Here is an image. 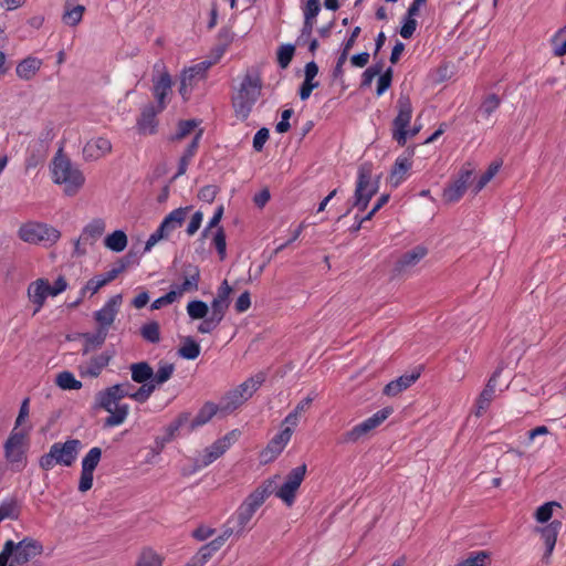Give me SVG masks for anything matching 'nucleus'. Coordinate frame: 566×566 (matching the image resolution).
Listing matches in <instances>:
<instances>
[{
    "instance_id": "5",
    "label": "nucleus",
    "mask_w": 566,
    "mask_h": 566,
    "mask_svg": "<svg viewBox=\"0 0 566 566\" xmlns=\"http://www.w3.org/2000/svg\"><path fill=\"white\" fill-rule=\"evenodd\" d=\"M378 189L379 180L378 178L373 179L371 164L365 163L360 165L352 206L340 218L347 216L352 208H357L359 211L366 210L370 199L377 193Z\"/></svg>"
},
{
    "instance_id": "52",
    "label": "nucleus",
    "mask_w": 566,
    "mask_h": 566,
    "mask_svg": "<svg viewBox=\"0 0 566 566\" xmlns=\"http://www.w3.org/2000/svg\"><path fill=\"white\" fill-rule=\"evenodd\" d=\"M500 169V164L492 163L486 171L479 178L476 184L473 186V192L476 195L479 193L496 175V172Z\"/></svg>"
},
{
    "instance_id": "24",
    "label": "nucleus",
    "mask_w": 566,
    "mask_h": 566,
    "mask_svg": "<svg viewBox=\"0 0 566 566\" xmlns=\"http://www.w3.org/2000/svg\"><path fill=\"white\" fill-rule=\"evenodd\" d=\"M182 277H184V282L177 289V291L180 295L186 292L198 291V286H199V282H200V270H199L198 265H195L192 263L184 264Z\"/></svg>"
},
{
    "instance_id": "19",
    "label": "nucleus",
    "mask_w": 566,
    "mask_h": 566,
    "mask_svg": "<svg viewBox=\"0 0 566 566\" xmlns=\"http://www.w3.org/2000/svg\"><path fill=\"white\" fill-rule=\"evenodd\" d=\"M428 253V249L423 245H417L405 252L396 262L394 271L401 274L407 269L417 265Z\"/></svg>"
},
{
    "instance_id": "45",
    "label": "nucleus",
    "mask_w": 566,
    "mask_h": 566,
    "mask_svg": "<svg viewBox=\"0 0 566 566\" xmlns=\"http://www.w3.org/2000/svg\"><path fill=\"white\" fill-rule=\"evenodd\" d=\"M140 335L145 340H147L151 344L159 343L160 342L159 324L155 321L144 324L140 328Z\"/></svg>"
},
{
    "instance_id": "34",
    "label": "nucleus",
    "mask_w": 566,
    "mask_h": 566,
    "mask_svg": "<svg viewBox=\"0 0 566 566\" xmlns=\"http://www.w3.org/2000/svg\"><path fill=\"white\" fill-rule=\"evenodd\" d=\"M211 65L212 63L210 61L200 62L188 70H185L181 77L195 86L199 81H202L206 77V73Z\"/></svg>"
},
{
    "instance_id": "16",
    "label": "nucleus",
    "mask_w": 566,
    "mask_h": 566,
    "mask_svg": "<svg viewBox=\"0 0 566 566\" xmlns=\"http://www.w3.org/2000/svg\"><path fill=\"white\" fill-rule=\"evenodd\" d=\"M51 295L50 283L45 279H38L28 286V297L35 305L33 315L43 307L46 297Z\"/></svg>"
},
{
    "instance_id": "62",
    "label": "nucleus",
    "mask_w": 566,
    "mask_h": 566,
    "mask_svg": "<svg viewBox=\"0 0 566 566\" xmlns=\"http://www.w3.org/2000/svg\"><path fill=\"white\" fill-rule=\"evenodd\" d=\"M348 54L349 53L342 51L339 56L337 57L336 64H335V66L333 69V72H332V77H333L334 81H340L342 83L344 82V80H343V76H344L343 66H344L345 62L347 61Z\"/></svg>"
},
{
    "instance_id": "47",
    "label": "nucleus",
    "mask_w": 566,
    "mask_h": 566,
    "mask_svg": "<svg viewBox=\"0 0 566 566\" xmlns=\"http://www.w3.org/2000/svg\"><path fill=\"white\" fill-rule=\"evenodd\" d=\"M187 313L192 319H202L208 317L209 307L203 301L195 300L188 303Z\"/></svg>"
},
{
    "instance_id": "20",
    "label": "nucleus",
    "mask_w": 566,
    "mask_h": 566,
    "mask_svg": "<svg viewBox=\"0 0 566 566\" xmlns=\"http://www.w3.org/2000/svg\"><path fill=\"white\" fill-rule=\"evenodd\" d=\"M500 374H501V369H496L492 374V376L489 378L482 392L479 395V398L476 399V403H475L476 409L474 411L476 417L482 416V413L489 408L491 401L493 400L494 394H495L496 380H497V377L500 376Z\"/></svg>"
},
{
    "instance_id": "4",
    "label": "nucleus",
    "mask_w": 566,
    "mask_h": 566,
    "mask_svg": "<svg viewBox=\"0 0 566 566\" xmlns=\"http://www.w3.org/2000/svg\"><path fill=\"white\" fill-rule=\"evenodd\" d=\"M82 443L77 439H69L65 442H55L48 453L39 459V465L44 471L52 470L56 464L71 467L76 461Z\"/></svg>"
},
{
    "instance_id": "7",
    "label": "nucleus",
    "mask_w": 566,
    "mask_h": 566,
    "mask_svg": "<svg viewBox=\"0 0 566 566\" xmlns=\"http://www.w3.org/2000/svg\"><path fill=\"white\" fill-rule=\"evenodd\" d=\"M19 237L28 243L51 247L61 238V232L46 223L28 222L19 229Z\"/></svg>"
},
{
    "instance_id": "1",
    "label": "nucleus",
    "mask_w": 566,
    "mask_h": 566,
    "mask_svg": "<svg viewBox=\"0 0 566 566\" xmlns=\"http://www.w3.org/2000/svg\"><path fill=\"white\" fill-rule=\"evenodd\" d=\"M262 80L256 71H248L240 84L235 95L232 96L231 103L237 118L245 120L259 97L261 96Z\"/></svg>"
},
{
    "instance_id": "57",
    "label": "nucleus",
    "mask_w": 566,
    "mask_h": 566,
    "mask_svg": "<svg viewBox=\"0 0 566 566\" xmlns=\"http://www.w3.org/2000/svg\"><path fill=\"white\" fill-rule=\"evenodd\" d=\"M155 390V385L149 381L148 384H143L135 392L130 395V398L139 403H144L149 399Z\"/></svg>"
},
{
    "instance_id": "26",
    "label": "nucleus",
    "mask_w": 566,
    "mask_h": 566,
    "mask_svg": "<svg viewBox=\"0 0 566 566\" xmlns=\"http://www.w3.org/2000/svg\"><path fill=\"white\" fill-rule=\"evenodd\" d=\"M105 222L103 219H93L82 230L81 237L84 244L93 245L104 233Z\"/></svg>"
},
{
    "instance_id": "59",
    "label": "nucleus",
    "mask_w": 566,
    "mask_h": 566,
    "mask_svg": "<svg viewBox=\"0 0 566 566\" xmlns=\"http://www.w3.org/2000/svg\"><path fill=\"white\" fill-rule=\"evenodd\" d=\"M138 252L130 250L125 256L120 258L117 261L116 270L119 271V274L124 272L128 266L138 263Z\"/></svg>"
},
{
    "instance_id": "3",
    "label": "nucleus",
    "mask_w": 566,
    "mask_h": 566,
    "mask_svg": "<svg viewBox=\"0 0 566 566\" xmlns=\"http://www.w3.org/2000/svg\"><path fill=\"white\" fill-rule=\"evenodd\" d=\"M43 553L40 541L25 536L15 543L8 539L0 553V566H22Z\"/></svg>"
},
{
    "instance_id": "35",
    "label": "nucleus",
    "mask_w": 566,
    "mask_h": 566,
    "mask_svg": "<svg viewBox=\"0 0 566 566\" xmlns=\"http://www.w3.org/2000/svg\"><path fill=\"white\" fill-rule=\"evenodd\" d=\"M107 333L108 332L105 328H97L96 333H94V334H92V333L82 334V338L85 342L83 354L86 355L91 350L101 347L106 339Z\"/></svg>"
},
{
    "instance_id": "51",
    "label": "nucleus",
    "mask_w": 566,
    "mask_h": 566,
    "mask_svg": "<svg viewBox=\"0 0 566 566\" xmlns=\"http://www.w3.org/2000/svg\"><path fill=\"white\" fill-rule=\"evenodd\" d=\"M553 52L555 56H564L566 54V25L559 29L552 39Z\"/></svg>"
},
{
    "instance_id": "44",
    "label": "nucleus",
    "mask_w": 566,
    "mask_h": 566,
    "mask_svg": "<svg viewBox=\"0 0 566 566\" xmlns=\"http://www.w3.org/2000/svg\"><path fill=\"white\" fill-rule=\"evenodd\" d=\"M55 384L64 390L80 389L82 382L71 371H61L56 375Z\"/></svg>"
},
{
    "instance_id": "33",
    "label": "nucleus",
    "mask_w": 566,
    "mask_h": 566,
    "mask_svg": "<svg viewBox=\"0 0 566 566\" xmlns=\"http://www.w3.org/2000/svg\"><path fill=\"white\" fill-rule=\"evenodd\" d=\"M411 168V161L406 157H398L390 172V182L394 187L399 186Z\"/></svg>"
},
{
    "instance_id": "36",
    "label": "nucleus",
    "mask_w": 566,
    "mask_h": 566,
    "mask_svg": "<svg viewBox=\"0 0 566 566\" xmlns=\"http://www.w3.org/2000/svg\"><path fill=\"white\" fill-rule=\"evenodd\" d=\"M243 402H245V400L242 394H239V391L234 389L230 390L220 400V411L230 413L239 408Z\"/></svg>"
},
{
    "instance_id": "50",
    "label": "nucleus",
    "mask_w": 566,
    "mask_h": 566,
    "mask_svg": "<svg viewBox=\"0 0 566 566\" xmlns=\"http://www.w3.org/2000/svg\"><path fill=\"white\" fill-rule=\"evenodd\" d=\"M161 558L157 553L150 548H145L140 553L135 566H161Z\"/></svg>"
},
{
    "instance_id": "6",
    "label": "nucleus",
    "mask_w": 566,
    "mask_h": 566,
    "mask_svg": "<svg viewBox=\"0 0 566 566\" xmlns=\"http://www.w3.org/2000/svg\"><path fill=\"white\" fill-rule=\"evenodd\" d=\"M53 180L64 185V192L67 196H74L83 187L85 178L80 169L73 167L69 158L56 156L53 160Z\"/></svg>"
},
{
    "instance_id": "15",
    "label": "nucleus",
    "mask_w": 566,
    "mask_h": 566,
    "mask_svg": "<svg viewBox=\"0 0 566 566\" xmlns=\"http://www.w3.org/2000/svg\"><path fill=\"white\" fill-rule=\"evenodd\" d=\"M122 303V295L117 294L112 296L106 304L95 312L94 318L98 323V328H105L108 331V327L114 323L115 317L118 312V306Z\"/></svg>"
},
{
    "instance_id": "46",
    "label": "nucleus",
    "mask_w": 566,
    "mask_h": 566,
    "mask_svg": "<svg viewBox=\"0 0 566 566\" xmlns=\"http://www.w3.org/2000/svg\"><path fill=\"white\" fill-rule=\"evenodd\" d=\"M102 457V450L98 447L92 448L82 460V470L93 472L97 468Z\"/></svg>"
},
{
    "instance_id": "56",
    "label": "nucleus",
    "mask_w": 566,
    "mask_h": 566,
    "mask_svg": "<svg viewBox=\"0 0 566 566\" xmlns=\"http://www.w3.org/2000/svg\"><path fill=\"white\" fill-rule=\"evenodd\" d=\"M295 48L292 44H284L279 48L277 51V63L281 69H286L294 55Z\"/></svg>"
},
{
    "instance_id": "25",
    "label": "nucleus",
    "mask_w": 566,
    "mask_h": 566,
    "mask_svg": "<svg viewBox=\"0 0 566 566\" xmlns=\"http://www.w3.org/2000/svg\"><path fill=\"white\" fill-rule=\"evenodd\" d=\"M161 112L163 111H158V107L154 106L153 104L146 105L143 108L139 118L137 119L138 130L144 134H154L157 126L156 116Z\"/></svg>"
},
{
    "instance_id": "32",
    "label": "nucleus",
    "mask_w": 566,
    "mask_h": 566,
    "mask_svg": "<svg viewBox=\"0 0 566 566\" xmlns=\"http://www.w3.org/2000/svg\"><path fill=\"white\" fill-rule=\"evenodd\" d=\"M265 381V374L258 373L256 375L248 378L241 385H239L234 390L242 394L244 400L247 401L252 395L260 388V386Z\"/></svg>"
},
{
    "instance_id": "10",
    "label": "nucleus",
    "mask_w": 566,
    "mask_h": 566,
    "mask_svg": "<svg viewBox=\"0 0 566 566\" xmlns=\"http://www.w3.org/2000/svg\"><path fill=\"white\" fill-rule=\"evenodd\" d=\"M397 109L398 114L392 122V138L400 146H405L409 134L407 127L412 116V104L408 95L400 94L397 101Z\"/></svg>"
},
{
    "instance_id": "40",
    "label": "nucleus",
    "mask_w": 566,
    "mask_h": 566,
    "mask_svg": "<svg viewBox=\"0 0 566 566\" xmlns=\"http://www.w3.org/2000/svg\"><path fill=\"white\" fill-rule=\"evenodd\" d=\"M178 355L185 359L193 360L200 355V345L191 336L184 337Z\"/></svg>"
},
{
    "instance_id": "28",
    "label": "nucleus",
    "mask_w": 566,
    "mask_h": 566,
    "mask_svg": "<svg viewBox=\"0 0 566 566\" xmlns=\"http://www.w3.org/2000/svg\"><path fill=\"white\" fill-rule=\"evenodd\" d=\"M218 411H220L219 405L210 401L206 402L198 411L197 416L191 420L188 432H191L196 428L206 424Z\"/></svg>"
},
{
    "instance_id": "53",
    "label": "nucleus",
    "mask_w": 566,
    "mask_h": 566,
    "mask_svg": "<svg viewBox=\"0 0 566 566\" xmlns=\"http://www.w3.org/2000/svg\"><path fill=\"white\" fill-rule=\"evenodd\" d=\"M198 122L196 119H187L180 120L177 126L176 134L171 137L172 140H181L188 135H190L195 128L198 126Z\"/></svg>"
},
{
    "instance_id": "39",
    "label": "nucleus",
    "mask_w": 566,
    "mask_h": 566,
    "mask_svg": "<svg viewBox=\"0 0 566 566\" xmlns=\"http://www.w3.org/2000/svg\"><path fill=\"white\" fill-rule=\"evenodd\" d=\"M491 562V555L486 551L471 552L464 559L458 562L455 566H488Z\"/></svg>"
},
{
    "instance_id": "8",
    "label": "nucleus",
    "mask_w": 566,
    "mask_h": 566,
    "mask_svg": "<svg viewBox=\"0 0 566 566\" xmlns=\"http://www.w3.org/2000/svg\"><path fill=\"white\" fill-rule=\"evenodd\" d=\"M109 387L101 390L95 396L94 409H104L111 415L105 419L104 427L111 428L122 424L128 415L127 405H118Z\"/></svg>"
},
{
    "instance_id": "37",
    "label": "nucleus",
    "mask_w": 566,
    "mask_h": 566,
    "mask_svg": "<svg viewBox=\"0 0 566 566\" xmlns=\"http://www.w3.org/2000/svg\"><path fill=\"white\" fill-rule=\"evenodd\" d=\"M292 437V428L286 427L281 432H279L268 444V451L272 453V457L279 455L284 447L287 444Z\"/></svg>"
},
{
    "instance_id": "61",
    "label": "nucleus",
    "mask_w": 566,
    "mask_h": 566,
    "mask_svg": "<svg viewBox=\"0 0 566 566\" xmlns=\"http://www.w3.org/2000/svg\"><path fill=\"white\" fill-rule=\"evenodd\" d=\"M180 294L178 291L171 290L164 296L158 297L151 303V310H160L161 307L174 303Z\"/></svg>"
},
{
    "instance_id": "64",
    "label": "nucleus",
    "mask_w": 566,
    "mask_h": 566,
    "mask_svg": "<svg viewBox=\"0 0 566 566\" xmlns=\"http://www.w3.org/2000/svg\"><path fill=\"white\" fill-rule=\"evenodd\" d=\"M294 114L292 108L284 109L281 115V120L276 124L275 130L280 134L286 133L290 130V118Z\"/></svg>"
},
{
    "instance_id": "27",
    "label": "nucleus",
    "mask_w": 566,
    "mask_h": 566,
    "mask_svg": "<svg viewBox=\"0 0 566 566\" xmlns=\"http://www.w3.org/2000/svg\"><path fill=\"white\" fill-rule=\"evenodd\" d=\"M563 526L562 521L554 520L549 524L543 527H536V532L541 534L545 546H548V551H554L558 533Z\"/></svg>"
},
{
    "instance_id": "12",
    "label": "nucleus",
    "mask_w": 566,
    "mask_h": 566,
    "mask_svg": "<svg viewBox=\"0 0 566 566\" xmlns=\"http://www.w3.org/2000/svg\"><path fill=\"white\" fill-rule=\"evenodd\" d=\"M24 438L23 432H17L14 429L3 447L4 457L11 465V470L15 472L22 471L27 464Z\"/></svg>"
},
{
    "instance_id": "41",
    "label": "nucleus",
    "mask_w": 566,
    "mask_h": 566,
    "mask_svg": "<svg viewBox=\"0 0 566 566\" xmlns=\"http://www.w3.org/2000/svg\"><path fill=\"white\" fill-rule=\"evenodd\" d=\"M85 8L81 4L72 6L70 1L65 3V11L62 20L67 25H76L81 22Z\"/></svg>"
},
{
    "instance_id": "17",
    "label": "nucleus",
    "mask_w": 566,
    "mask_h": 566,
    "mask_svg": "<svg viewBox=\"0 0 566 566\" xmlns=\"http://www.w3.org/2000/svg\"><path fill=\"white\" fill-rule=\"evenodd\" d=\"M153 94L157 101L158 111H164L167 106V97L171 92V76L168 72H163L157 80H153Z\"/></svg>"
},
{
    "instance_id": "9",
    "label": "nucleus",
    "mask_w": 566,
    "mask_h": 566,
    "mask_svg": "<svg viewBox=\"0 0 566 566\" xmlns=\"http://www.w3.org/2000/svg\"><path fill=\"white\" fill-rule=\"evenodd\" d=\"M190 210L191 206L180 207L168 213L146 241L144 251H149L160 240L168 239L176 229L184 224Z\"/></svg>"
},
{
    "instance_id": "21",
    "label": "nucleus",
    "mask_w": 566,
    "mask_h": 566,
    "mask_svg": "<svg viewBox=\"0 0 566 566\" xmlns=\"http://www.w3.org/2000/svg\"><path fill=\"white\" fill-rule=\"evenodd\" d=\"M112 150V143L104 137H97L88 140L83 148L85 160H97Z\"/></svg>"
},
{
    "instance_id": "48",
    "label": "nucleus",
    "mask_w": 566,
    "mask_h": 566,
    "mask_svg": "<svg viewBox=\"0 0 566 566\" xmlns=\"http://www.w3.org/2000/svg\"><path fill=\"white\" fill-rule=\"evenodd\" d=\"M109 359L111 355L107 353H103L96 357H93L90 361L87 374L92 377H97L102 369L108 365Z\"/></svg>"
},
{
    "instance_id": "43",
    "label": "nucleus",
    "mask_w": 566,
    "mask_h": 566,
    "mask_svg": "<svg viewBox=\"0 0 566 566\" xmlns=\"http://www.w3.org/2000/svg\"><path fill=\"white\" fill-rule=\"evenodd\" d=\"M175 371V365L169 363H160L157 371H154L153 381L151 384L155 385V387H159L166 381H168L172 374Z\"/></svg>"
},
{
    "instance_id": "49",
    "label": "nucleus",
    "mask_w": 566,
    "mask_h": 566,
    "mask_svg": "<svg viewBox=\"0 0 566 566\" xmlns=\"http://www.w3.org/2000/svg\"><path fill=\"white\" fill-rule=\"evenodd\" d=\"M312 401V397H306L305 399L300 401L295 409L285 417L284 422L291 427H295L298 422V416L301 415V412H304L310 408Z\"/></svg>"
},
{
    "instance_id": "54",
    "label": "nucleus",
    "mask_w": 566,
    "mask_h": 566,
    "mask_svg": "<svg viewBox=\"0 0 566 566\" xmlns=\"http://www.w3.org/2000/svg\"><path fill=\"white\" fill-rule=\"evenodd\" d=\"M501 99L496 94H489L482 102L479 112L484 117H490L491 114L500 106Z\"/></svg>"
},
{
    "instance_id": "42",
    "label": "nucleus",
    "mask_w": 566,
    "mask_h": 566,
    "mask_svg": "<svg viewBox=\"0 0 566 566\" xmlns=\"http://www.w3.org/2000/svg\"><path fill=\"white\" fill-rule=\"evenodd\" d=\"M20 516V505L15 497L4 500L0 504V518L18 520Z\"/></svg>"
},
{
    "instance_id": "18",
    "label": "nucleus",
    "mask_w": 566,
    "mask_h": 566,
    "mask_svg": "<svg viewBox=\"0 0 566 566\" xmlns=\"http://www.w3.org/2000/svg\"><path fill=\"white\" fill-rule=\"evenodd\" d=\"M232 293V287L229 285L228 281L224 280L221 285L218 287L217 296L211 302V314L220 319H223L227 310L230 305V294Z\"/></svg>"
},
{
    "instance_id": "60",
    "label": "nucleus",
    "mask_w": 566,
    "mask_h": 566,
    "mask_svg": "<svg viewBox=\"0 0 566 566\" xmlns=\"http://www.w3.org/2000/svg\"><path fill=\"white\" fill-rule=\"evenodd\" d=\"M392 81V69H387L382 74L379 75L377 84V95H382L391 85Z\"/></svg>"
},
{
    "instance_id": "14",
    "label": "nucleus",
    "mask_w": 566,
    "mask_h": 566,
    "mask_svg": "<svg viewBox=\"0 0 566 566\" xmlns=\"http://www.w3.org/2000/svg\"><path fill=\"white\" fill-rule=\"evenodd\" d=\"M306 474V464L292 469L285 478V482L276 491L275 495L287 506H291Z\"/></svg>"
},
{
    "instance_id": "29",
    "label": "nucleus",
    "mask_w": 566,
    "mask_h": 566,
    "mask_svg": "<svg viewBox=\"0 0 566 566\" xmlns=\"http://www.w3.org/2000/svg\"><path fill=\"white\" fill-rule=\"evenodd\" d=\"M41 65L40 59L28 56L17 65L15 72L21 80L29 81L38 73Z\"/></svg>"
},
{
    "instance_id": "63",
    "label": "nucleus",
    "mask_w": 566,
    "mask_h": 566,
    "mask_svg": "<svg viewBox=\"0 0 566 566\" xmlns=\"http://www.w3.org/2000/svg\"><path fill=\"white\" fill-rule=\"evenodd\" d=\"M202 319L203 321L198 326V332L201 334L211 333L222 321V319L213 316L212 314Z\"/></svg>"
},
{
    "instance_id": "23",
    "label": "nucleus",
    "mask_w": 566,
    "mask_h": 566,
    "mask_svg": "<svg viewBox=\"0 0 566 566\" xmlns=\"http://www.w3.org/2000/svg\"><path fill=\"white\" fill-rule=\"evenodd\" d=\"M420 369L412 371L411 374H405L400 377H398L395 380H391L388 382L382 392L386 396L395 397L402 392L403 390L408 389L412 384H415L419 377H420Z\"/></svg>"
},
{
    "instance_id": "13",
    "label": "nucleus",
    "mask_w": 566,
    "mask_h": 566,
    "mask_svg": "<svg viewBox=\"0 0 566 566\" xmlns=\"http://www.w3.org/2000/svg\"><path fill=\"white\" fill-rule=\"evenodd\" d=\"M474 168L470 163L464 164L458 177L450 182L443 190L442 199L447 203L458 202L467 191V188L472 179Z\"/></svg>"
},
{
    "instance_id": "11",
    "label": "nucleus",
    "mask_w": 566,
    "mask_h": 566,
    "mask_svg": "<svg viewBox=\"0 0 566 566\" xmlns=\"http://www.w3.org/2000/svg\"><path fill=\"white\" fill-rule=\"evenodd\" d=\"M392 411L391 407H386L377 411L371 417L356 424L353 429L344 432L339 438L340 443H355L359 441L371 430L380 426L392 413Z\"/></svg>"
},
{
    "instance_id": "38",
    "label": "nucleus",
    "mask_w": 566,
    "mask_h": 566,
    "mask_svg": "<svg viewBox=\"0 0 566 566\" xmlns=\"http://www.w3.org/2000/svg\"><path fill=\"white\" fill-rule=\"evenodd\" d=\"M104 245L114 252H122L127 247V235L123 230H115L104 239Z\"/></svg>"
},
{
    "instance_id": "2",
    "label": "nucleus",
    "mask_w": 566,
    "mask_h": 566,
    "mask_svg": "<svg viewBox=\"0 0 566 566\" xmlns=\"http://www.w3.org/2000/svg\"><path fill=\"white\" fill-rule=\"evenodd\" d=\"M274 492V481L265 480L240 504L231 522L238 525V533H247L251 530L250 522L259 507Z\"/></svg>"
},
{
    "instance_id": "22",
    "label": "nucleus",
    "mask_w": 566,
    "mask_h": 566,
    "mask_svg": "<svg viewBox=\"0 0 566 566\" xmlns=\"http://www.w3.org/2000/svg\"><path fill=\"white\" fill-rule=\"evenodd\" d=\"M119 275V271L113 268L108 272L104 274H98L92 277L86 282V284L81 290V298L77 300L73 305H77L82 298L85 296L87 292H91V294H95L98 292L99 289L108 284L109 282L114 281Z\"/></svg>"
},
{
    "instance_id": "31",
    "label": "nucleus",
    "mask_w": 566,
    "mask_h": 566,
    "mask_svg": "<svg viewBox=\"0 0 566 566\" xmlns=\"http://www.w3.org/2000/svg\"><path fill=\"white\" fill-rule=\"evenodd\" d=\"M230 447V436H226L222 439L217 440L213 442L209 448L206 450V454L203 457V465H208L216 461L218 458H220Z\"/></svg>"
},
{
    "instance_id": "30",
    "label": "nucleus",
    "mask_w": 566,
    "mask_h": 566,
    "mask_svg": "<svg viewBox=\"0 0 566 566\" xmlns=\"http://www.w3.org/2000/svg\"><path fill=\"white\" fill-rule=\"evenodd\" d=\"M133 381L148 384L153 381L154 369L147 361L134 363L129 366Z\"/></svg>"
},
{
    "instance_id": "58",
    "label": "nucleus",
    "mask_w": 566,
    "mask_h": 566,
    "mask_svg": "<svg viewBox=\"0 0 566 566\" xmlns=\"http://www.w3.org/2000/svg\"><path fill=\"white\" fill-rule=\"evenodd\" d=\"M213 244L217 249V252L220 256V260L226 258L227 242H226V233L222 227L218 228L213 237Z\"/></svg>"
},
{
    "instance_id": "55",
    "label": "nucleus",
    "mask_w": 566,
    "mask_h": 566,
    "mask_svg": "<svg viewBox=\"0 0 566 566\" xmlns=\"http://www.w3.org/2000/svg\"><path fill=\"white\" fill-rule=\"evenodd\" d=\"M554 507H560L558 502L552 501L541 505L535 512V518L539 523L548 522L553 516Z\"/></svg>"
}]
</instances>
